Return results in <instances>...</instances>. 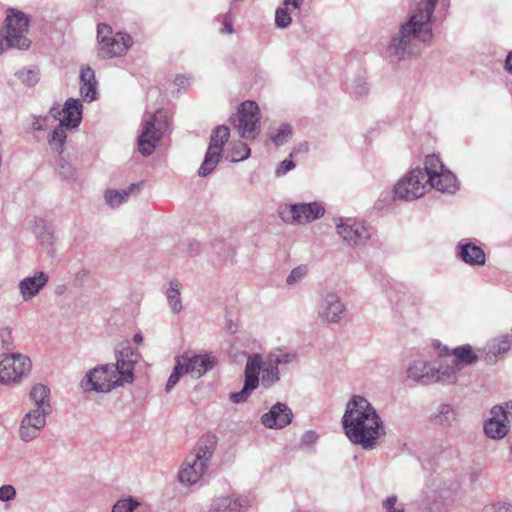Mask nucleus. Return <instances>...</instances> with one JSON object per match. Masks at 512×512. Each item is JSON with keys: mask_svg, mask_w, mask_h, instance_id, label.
<instances>
[{"mask_svg": "<svg viewBox=\"0 0 512 512\" xmlns=\"http://www.w3.org/2000/svg\"><path fill=\"white\" fill-rule=\"evenodd\" d=\"M397 502V496H389L383 501V508L386 512H404V507L402 505H397Z\"/></svg>", "mask_w": 512, "mask_h": 512, "instance_id": "09e8293b", "label": "nucleus"}, {"mask_svg": "<svg viewBox=\"0 0 512 512\" xmlns=\"http://www.w3.org/2000/svg\"><path fill=\"white\" fill-rule=\"evenodd\" d=\"M58 166H59V175L63 178V179H66V180H70V179H74L75 177V168L71 165V163H69L68 161H66L65 159H60L59 160V163H58Z\"/></svg>", "mask_w": 512, "mask_h": 512, "instance_id": "49530a36", "label": "nucleus"}, {"mask_svg": "<svg viewBox=\"0 0 512 512\" xmlns=\"http://www.w3.org/2000/svg\"><path fill=\"white\" fill-rule=\"evenodd\" d=\"M178 357L186 373L194 378L202 377L207 371L211 370L216 363V359L208 354L198 355L185 352Z\"/></svg>", "mask_w": 512, "mask_h": 512, "instance_id": "f3484780", "label": "nucleus"}, {"mask_svg": "<svg viewBox=\"0 0 512 512\" xmlns=\"http://www.w3.org/2000/svg\"><path fill=\"white\" fill-rule=\"evenodd\" d=\"M141 183H132L128 188L122 190L109 189L105 192L104 198L106 203L112 208L120 206L134 192L141 189Z\"/></svg>", "mask_w": 512, "mask_h": 512, "instance_id": "bb28decb", "label": "nucleus"}, {"mask_svg": "<svg viewBox=\"0 0 512 512\" xmlns=\"http://www.w3.org/2000/svg\"><path fill=\"white\" fill-rule=\"evenodd\" d=\"M303 0H284V5L286 7H292L294 9L300 8Z\"/></svg>", "mask_w": 512, "mask_h": 512, "instance_id": "680f3d73", "label": "nucleus"}, {"mask_svg": "<svg viewBox=\"0 0 512 512\" xmlns=\"http://www.w3.org/2000/svg\"><path fill=\"white\" fill-rule=\"evenodd\" d=\"M295 359V354L287 352L284 349L276 348L272 350L267 356L265 361L278 368L281 364H289Z\"/></svg>", "mask_w": 512, "mask_h": 512, "instance_id": "72a5a7b5", "label": "nucleus"}, {"mask_svg": "<svg viewBox=\"0 0 512 512\" xmlns=\"http://www.w3.org/2000/svg\"><path fill=\"white\" fill-rule=\"evenodd\" d=\"M428 184L441 192L453 193L457 188L456 177L449 170L445 169Z\"/></svg>", "mask_w": 512, "mask_h": 512, "instance_id": "7c9ffc66", "label": "nucleus"}, {"mask_svg": "<svg viewBox=\"0 0 512 512\" xmlns=\"http://www.w3.org/2000/svg\"><path fill=\"white\" fill-rule=\"evenodd\" d=\"M511 347L510 337L508 335L501 336L498 339H494L493 342L489 346V350L487 352L488 361H492L491 355L497 356L505 354Z\"/></svg>", "mask_w": 512, "mask_h": 512, "instance_id": "f704fd0d", "label": "nucleus"}, {"mask_svg": "<svg viewBox=\"0 0 512 512\" xmlns=\"http://www.w3.org/2000/svg\"><path fill=\"white\" fill-rule=\"evenodd\" d=\"M346 312L340 296L330 290L323 291L318 300V317L328 323H338L344 317Z\"/></svg>", "mask_w": 512, "mask_h": 512, "instance_id": "9b49d317", "label": "nucleus"}, {"mask_svg": "<svg viewBox=\"0 0 512 512\" xmlns=\"http://www.w3.org/2000/svg\"><path fill=\"white\" fill-rule=\"evenodd\" d=\"M504 409L507 411V416L512 415V400L509 402H506L504 405H502Z\"/></svg>", "mask_w": 512, "mask_h": 512, "instance_id": "338daca9", "label": "nucleus"}, {"mask_svg": "<svg viewBox=\"0 0 512 512\" xmlns=\"http://www.w3.org/2000/svg\"><path fill=\"white\" fill-rule=\"evenodd\" d=\"M30 20L16 9H8L5 20L6 44L19 50H27L31 40L27 37Z\"/></svg>", "mask_w": 512, "mask_h": 512, "instance_id": "20e7f679", "label": "nucleus"}, {"mask_svg": "<svg viewBox=\"0 0 512 512\" xmlns=\"http://www.w3.org/2000/svg\"><path fill=\"white\" fill-rule=\"evenodd\" d=\"M295 167V164L290 159L283 160L277 167L275 173L277 176H283Z\"/></svg>", "mask_w": 512, "mask_h": 512, "instance_id": "5fc2aeb1", "label": "nucleus"}, {"mask_svg": "<svg viewBox=\"0 0 512 512\" xmlns=\"http://www.w3.org/2000/svg\"><path fill=\"white\" fill-rule=\"evenodd\" d=\"M261 372L262 375L259 383H261L264 388H269L280 380L279 369L266 361H264Z\"/></svg>", "mask_w": 512, "mask_h": 512, "instance_id": "473e14b6", "label": "nucleus"}, {"mask_svg": "<svg viewBox=\"0 0 512 512\" xmlns=\"http://www.w3.org/2000/svg\"><path fill=\"white\" fill-rule=\"evenodd\" d=\"M438 0H423L412 11L409 19L403 23L399 32L388 45L387 53L391 62L398 63L420 53L421 43L432 40V16Z\"/></svg>", "mask_w": 512, "mask_h": 512, "instance_id": "f257e3e1", "label": "nucleus"}, {"mask_svg": "<svg viewBox=\"0 0 512 512\" xmlns=\"http://www.w3.org/2000/svg\"><path fill=\"white\" fill-rule=\"evenodd\" d=\"M347 438L364 450H373L386 434L383 421L373 405L363 396L354 395L342 417Z\"/></svg>", "mask_w": 512, "mask_h": 512, "instance_id": "f03ea898", "label": "nucleus"}, {"mask_svg": "<svg viewBox=\"0 0 512 512\" xmlns=\"http://www.w3.org/2000/svg\"><path fill=\"white\" fill-rule=\"evenodd\" d=\"M458 366L444 359L433 366V383L453 384L457 381Z\"/></svg>", "mask_w": 512, "mask_h": 512, "instance_id": "b1692460", "label": "nucleus"}, {"mask_svg": "<svg viewBox=\"0 0 512 512\" xmlns=\"http://www.w3.org/2000/svg\"><path fill=\"white\" fill-rule=\"evenodd\" d=\"M428 180L420 168L411 170L394 187L395 197L404 200H414L425 193Z\"/></svg>", "mask_w": 512, "mask_h": 512, "instance_id": "9d476101", "label": "nucleus"}, {"mask_svg": "<svg viewBox=\"0 0 512 512\" xmlns=\"http://www.w3.org/2000/svg\"><path fill=\"white\" fill-rule=\"evenodd\" d=\"M175 84L183 88L188 84V78H186L184 75H178L175 78Z\"/></svg>", "mask_w": 512, "mask_h": 512, "instance_id": "e2e57ef3", "label": "nucleus"}, {"mask_svg": "<svg viewBox=\"0 0 512 512\" xmlns=\"http://www.w3.org/2000/svg\"><path fill=\"white\" fill-rule=\"evenodd\" d=\"M49 113L67 128H75L82 120V104L78 99L69 98L62 109L59 105H55L50 108Z\"/></svg>", "mask_w": 512, "mask_h": 512, "instance_id": "2eb2a0df", "label": "nucleus"}, {"mask_svg": "<svg viewBox=\"0 0 512 512\" xmlns=\"http://www.w3.org/2000/svg\"><path fill=\"white\" fill-rule=\"evenodd\" d=\"M269 136L276 146H282L287 143L292 136L291 126L283 124L277 131H270Z\"/></svg>", "mask_w": 512, "mask_h": 512, "instance_id": "c9c22d12", "label": "nucleus"}, {"mask_svg": "<svg viewBox=\"0 0 512 512\" xmlns=\"http://www.w3.org/2000/svg\"><path fill=\"white\" fill-rule=\"evenodd\" d=\"M317 439H318V435L315 431H307L302 436V443L304 445H311V444L315 443Z\"/></svg>", "mask_w": 512, "mask_h": 512, "instance_id": "13d9d810", "label": "nucleus"}, {"mask_svg": "<svg viewBox=\"0 0 512 512\" xmlns=\"http://www.w3.org/2000/svg\"><path fill=\"white\" fill-rule=\"evenodd\" d=\"M441 354L447 357L453 356L451 362L457 365L459 370L465 366L476 363L479 359L478 355L469 344L458 346L452 350L445 346L441 350Z\"/></svg>", "mask_w": 512, "mask_h": 512, "instance_id": "4be33fe9", "label": "nucleus"}, {"mask_svg": "<svg viewBox=\"0 0 512 512\" xmlns=\"http://www.w3.org/2000/svg\"><path fill=\"white\" fill-rule=\"evenodd\" d=\"M433 366L434 363L416 360L408 366L406 370L407 378L424 385L432 384Z\"/></svg>", "mask_w": 512, "mask_h": 512, "instance_id": "5701e85b", "label": "nucleus"}, {"mask_svg": "<svg viewBox=\"0 0 512 512\" xmlns=\"http://www.w3.org/2000/svg\"><path fill=\"white\" fill-rule=\"evenodd\" d=\"M29 398L35 406L32 411H38L47 415L52 412L50 389L46 385L35 384L30 390Z\"/></svg>", "mask_w": 512, "mask_h": 512, "instance_id": "393cba45", "label": "nucleus"}, {"mask_svg": "<svg viewBox=\"0 0 512 512\" xmlns=\"http://www.w3.org/2000/svg\"><path fill=\"white\" fill-rule=\"evenodd\" d=\"M187 374L183 364L181 363L179 357L176 358L175 366L173 371L168 378V381L165 386L166 392L171 391V389L179 382L182 375Z\"/></svg>", "mask_w": 512, "mask_h": 512, "instance_id": "ea45409f", "label": "nucleus"}, {"mask_svg": "<svg viewBox=\"0 0 512 512\" xmlns=\"http://www.w3.org/2000/svg\"><path fill=\"white\" fill-rule=\"evenodd\" d=\"M291 16L287 8H278L275 13V23L280 28H286L291 23Z\"/></svg>", "mask_w": 512, "mask_h": 512, "instance_id": "de8ad7c7", "label": "nucleus"}, {"mask_svg": "<svg viewBox=\"0 0 512 512\" xmlns=\"http://www.w3.org/2000/svg\"><path fill=\"white\" fill-rule=\"evenodd\" d=\"M211 455L212 451L207 447L188 455L178 473L180 483L185 486L196 484L204 475Z\"/></svg>", "mask_w": 512, "mask_h": 512, "instance_id": "423d86ee", "label": "nucleus"}, {"mask_svg": "<svg viewBox=\"0 0 512 512\" xmlns=\"http://www.w3.org/2000/svg\"><path fill=\"white\" fill-rule=\"evenodd\" d=\"M505 67L508 72L512 73V51L508 54L506 58Z\"/></svg>", "mask_w": 512, "mask_h": 512, "instance_id": "69168bd1", "label": "nucleus"}, {"mask_svg": "<svg viewBox=\"0 0 512 512\" xmlns=\"http://www.w3.org/2000/svg\"><path fill=\"white\" fill-rule=\"evenodd\" d=\"M167 126V118L163 114H153L145 122L142 133L138 138L139 151L144 156H149L156 148L160 140L162 130Z\"/></svg>", "mask_w": 512, "mask_h": 512, "instance_id": "1a4fd4ad", "label": "nucleus"}, {"mask_svg": "<svg viewBox=\"0 0 512 512\" xmlns=\"http://www.w3.org/2000/svg\"><path fill=\"white\" fill-rule=\"evenodd\" d=\"M48 415L38 411L30 410L27 412L19 426L18 434L22 441L31 442L38 438L46 426V417Z\"/></svg>", "mask_w": 512, "mask_h": 512, "instance_id": "4468645a", "label": "nucleus"}, {"mask_svg": "<svg viewBox=\"0 0 512 512\" xmlns=\"http://www.w3.org/2000/svg\"><path fill=\"white\" fill-rule=\"evenodd\" d=\"M293 412L284 403L277 402L261 417V423L269 429H282L292 422Z\"/></svg>", "mask_w": 512, "mask_h": 512, "instance_id": "a211bd4d", "label": "nucleus"}, {"mask_svg": "<svg viewBox=\"0 0 512 512\" xmlns=\"http://www.w3.org/2000/svg\"><path fill=\"white\" fill-rule=\"evenodd\" d=\"M0 345L4 351L10 352L13 351L16 347L15 340L13 337V329L11 326H2L0 327Z\"/></svg>", "mask_w": 512, "mask_h": 512, "instance_id": "4c0bfd02", "label": "nucleus"}, {"mask_svg": "<svg viewBox=\"0 0 512 512\" xmlns=\"http://www.w3.org/2000/svg\"><path fill=\"white\" fill-rule=\"evenodd\" d=\"M506 502H495L485 505L482 512H506Z\"/></svg>", "mask_w": 512, "mask_h": 512, "instance_id": "6e6d98bb", "label": "nucleus"}, {"mask_svg": "<svg viewBox=\"0 0 512 512\" xmlns=\"http://www.w3.org/2000/svg\"><path fill=\"white\" fill-rule=\"evenodd\" d=\"M424 165L422 171L425 173V180H428V183L445 170L439 157L434 154L426 156Z\"/></svg>", "mask_w": 512, "mask_h": 512, "instance_id": "2f4dec72", "label": "nucleus"}, {"mask_svg": "<svg viewBox=\"0 0 512 512\" xmlns=\"http://www.w3.org/2000/svg\"><path fill=\"white\" fill-rule=\"evenodd\" d=\"M264 361L262 356L259 354L250 355L245 365V380L244 382L258 387L259 385V374L263 368Z\"/></svg>", "mask_w": 512, "mask_h": 512, "instance_id": "a878e982", "label": "nucleus"}, {"mask_svg": "<svg viewBox=\"0 0 512 512\" xmlns=\"http://www.w3.org/2000/svg\"><path fill=\"white\" fill-rule=\"evenodd\" d=\"M459 248V256L465 263L470 265H483L485 263V253L481 247L473 243H466L461 244Z\"/></svg>", "mask_w": 512, "mask_h": 512, "instance_id": "cd10ccee", "label": "nucleus"}, {"mask_svg": "<svg viewBox=\"0 0 512 512\" xmlns=\"http://www.w3.org/2000/svg\"><path fill=\"white\" fill-rule=\"evenodd\" d=\"M230 129L225 125L217 126L211 135L210 143L204 160L198 170L200 176H207L212 173L220 161L223 146L229 140Z\"/></svg>", "mask_w": 512, "mask_h": 512, "instance_id": "6e6552de", "label": "nucleus"}, {"mask_svg": "<svg viewBox=\"0 0 512 512\" xmlns=\"http://www.w3.org/2000/svg\"><path fill=\"white\" fill-rule=\"evenodd\" d=\"M46 121L45 117H33L32 127L35 130H42L44 126V122Z\"/></svg>", "mask_w": 512, "mask_h": 512, "instance_id": "052dcab7", "label": "nucleus"}, {"mask_svg": "<svg viewBox=\"0 0 512 512\" xmlns=\"http://www.w3.org/2000/svg\"><path fill=\"white\" fill-rule=\"evenodd\" d=\"M81 84L97 83L95 73L90 67L82 68L80 73Z\"/></svg>", "mask_w": 512, "mask_h": 512, "instance_id": "864d4df0", "label": "nucleus"}, {"mask_svg": "<svg viewBox=\"0 0 512 512\" xmlns=\"http://www.w3.org/2000/svg\"><path fill=\"white\" fill-rule=\"evenodd\" d=\"M308 273V269L305 265H300L291 270L290 274L286 279L288 285H295L303 280Z\"/></svg>", "mask_w": 512, "mask_h": 512, "instance_id": "c03bdc74", "label": "nucleus"}, {"mask_svg": "<svg viewBox=\"0 0 512 512\" xmlns=\"http://www.w3.org/2000/svg\"><path fill=\"white\" fill-rule=\"evenodd\" d=\"M48 281L49 276L43 271H39L32 276H27L20 280L18 289L23 302H29L35 298L47 285Z\"/></svg>", "mask_w": 512, "mask_h": 512, "instance_id": "6ab92c4d", "label": "nucleus"}, {"mask_svg": "<svg viewBox=\"0 0 512 512\" xmlns=\"http://www.w3.org/2000/svg\"><path fill=\"white\" fill-rule=\"evenodd\" d=\"M34 233L43 243H51L53 240V231L51 227L42 219L36 222Z\"/></svg>", "mask_w": 512, "mask_h": 512, "instance_id": "58836bf2", "label": "nucleus"}, {"mask_svg": "<svg viewBox=\"0 0 512 512\" xmlns=\"http://www.w3.org/2000/svg\"><path fill=\"white\" fill-rule=\"evenodd\" d=\"M8 48L12 47L6 44V34L4 36H0V54H2Z\"/></svg>", "mask_w": 512, "mask_h": 512, "instance_id": "0e129e2a", "label": "nucleus"}, {"mask_svg": "<svg viewBox=\"0 0 512 512\" xmlns=\"http://www.w3.org/2000/svg\"><path fill=\"white\" fill-rule=\"evenodd\" d=\"M353 90L358 96L367 94L369 87L364 77L359 76L353 81Z\"/></svg>", "mask_w": 512, "mask_h": 512, "instance_id": "3c124183", "label": "nucleus"}, {"mask_svg": "<svg viewBox=\"0 0 512 512\" xmlns=\"http://www.w3.org/2000/svg\"><path fill=\"white\" fill-rule=\"evenodd\" d=\"M338 235L350 246H357L369 238V233L360 221L354 219H341L336 225Z\"/></svg>", "mask_w": 512, "mask_h": 512, "instance_id": "ddd939ff", "label": "nucleus"}, {"mask_svg": "<svg viewBox=\"0 0 512 512\" xmlns=\"http://www.w3.org/2000/svg\"><path fill=\"white\" fill-rule=\"evenodd\" d=\"M250 500L247 496L238 493L215 497L207 512H247Z\"/></svg>", "mask_w": 512, "mask_h": 512, "instance_id": "dca6fc26", "label": "nucleus"}, {"mask_svg": "<svg viewBox=\"0 0 512 512\" xmlns=\"http://www.w3.org/2000/svg\"><path fill=\"white\" fill-rule=\"evenodd\" d=\"M507 460H508V462L512 463V438L510 439L509 453H508Z\"/></svg>", "mask_w": 512, "mask_h": 512, "instance_id": "774afa93", "label": "nucleus"}, {"mask_svg": "<svg viewBox=\"0 0 512 512\" xmlns=\"http://www.w3.org/2000/svg\"><path fill=\"white\" fill-rule=\"evenodd\" d=\"M240 149L237 151V154L239 155V160H244L249 157L250 155V149L245 143H239L235 149Z\"/></svg>", "mask_w": 512, "mask_h": 512, "instance_id": "bf43d9fd", "label": "nucleus"}, {"mask_svg": "<svg viewBox=\"0 0 512 512\" xmlns=\"http://www.w3.org/2000/svg\"><path fill=\"white\" fill-rule=\"evenodd\" d=\"M96 85L97 83L81 84L80 95L86 102H92L96 99Z\"/></svg>", "mask_w": 512, "mask_h": 512, "instance_id": "a18cd8bd", "label": "nucleus"}, {"mask_svg": "<svg viewBox=\"0 0 512 512\" xmlns=\"http://www.w3.org/2000/svg\"><path fill=\"white\" fill-rule=\"evenodd\" d=\"M140 354L130 346L123 347L116 354V363L97 366L88 371L81 380L80 386L84 392L107 393L118 386L132 383L134 380V365Z\"/></svg>", "mask_w": 512, "mask_h": 512, "instance_id": "7ed1b4c3", "label": "nucleus"}, {"mask_svg": "<svg viewBox=\"0 0 512 512\" xmlns=\"http://www.w3.org/2000/svg\"><path fill=\"white\" fill-rule=\"evenodd\" d=\"M16 497V489L12 485H3L0 487V501H11Z\"/></svg>", "mask_w": 512, "mask_h": 512, "instance_id": "603ef678", "label": "nucleus"}, {"mask_svg": "<svg viewBox=\"0 0 512 512\" xmlns=\"http://www.w3.org/2000/svg\"><path fill=\"white\" fill-rule=\"evenodd\" d=\"M181 287V283L177 279H172L165 292L168 305L174 314L181 313L184 308L181 300Z\"/></svg>", "mask_w": 512, "mask_h": 512, "instance_id": "c85d7f7f", "label": "nucleus"}, {"mask_svg": "<svg viewBox=\"0 0 512 512\" xmlns=\"http://www.w3.org/2000/svg\"><path fill=\"white\" fill-rule=\"evenodd\" d=\"M15 76L26 86L31 87L39 81V70L34 68H22L15 73Z\"/></svg>", "mask_w": 512, "mask_h": 512, "instance_id": "e433bc0d", "label": "nucleus"}, {"mask_svg": "<svg viewBox=\"0 0 512 512\" xmlns=\"http://www.w3.org/2000/svg\"><path fill=\"white\" fill-rule=\"evenodd\" d=\"M491 417L484 422L485 435L493 440L503 439L510 430L507 411L502 405H496L490 410Z\"/></svg>", "mask_w": 512, "mask_h": 512, "instance_id": "f8f14e48", "label": "nucleus"}, {"mask_svg": "<svg viewBox=\"0 0 512 512\" xmlns=\"http://www.w3.org/2000/svg\"><path fill=\"white\" fill-rule=\"evenodd\" d=\"M32 369L30 358L22 353H6L0 360V384H19Z\"/></svg>", "mask_w": 512, "mask_h": 512, "instance_id": "39448f33", "label": "nucleus"}, {"mask_svg": "<svg viewBox=\"0 0 512 512\" xmlns=\"http://www.w3.org/2000/svg\"><path fill=\"white\" fill-rule=\"evenodd\" d=\"M139 505L140 504L132 498L119 500L113 506L112 512H136L135 510Z\"/></svg>", "mask_w": 512, "mask_h": 512, "instance_id": "37998d69", "label": "nucleus"}, {"mask_svg": "<svg viewBox=\"0 0 512 512\" xmlns=\"http://www.w3.org/2000/svg\"><path fill=\"white\" fill-rule=\"evenodd\" d=\"M233 32L232 13L229 11L223 16V27L221 28V33L232 34Z\"/></svg>", "mask_w": 512, "mask_h": 512, "instance_id": "4d7b16f0", "label": "nucleus"}, {"mask_svg": "<svg viewBox=\"0 0 512 512\" xmlns=\"http://www.w3.org/2000/svg\"><path fill=\"white\" fill-rule=\"evenodd\" d=\"M290 213L293 222L303 224L320 218L324 214V208L317 202L299 203L290 206Z\"/></svg>", "mask_w": 512, "mask_h": 512, "instance_id": "aec40b11", "label": "nucleus"}, {"mask_svg": "<svg viewBox=\"0 0 512 512\" xmlns=\"http://www.w3.org/2000/svg\"><path fill=\"white\" fill-rule=\"evenodd\" d=\"M432 418L436 424L442 427H449L457 420V413L452 405L442 403L437 407Z\"/></svg>", "mask_w": 512, "mask_h": 512, "instance_id": "c756f323", "label": "nucleus"}, {"mask_svg": "<svg viewBox=\"0 0 512 512\" xmlns=\"http://www.w3.org/2000/svg\"><path fill=\"white\" fill-rule=\"evenodd\" d=\"M255 389H256V387H254L253 385H250V384L244 382V386H243L242 390L239 392L231 393L229 395V399L233 403H245L248 400L250 393Z\"/></svg>", "mask_w": 512, "mask_h": 512, "instance_id": "79ce46f5", "label": "nucleus"}, {"mask_svg": "<svg viewBox=\"0 0 512 512\" xmlns=\"http://www.w3.org/2000/svg\"><path fill=\"white\" fill-rule=\"evenodd\" d=\"M260 109L254 101H244L238 108L235 128L240 137L252 140L260 133Z\"/></svg>", "mask_w": 512, "mask_h": 512, "instance_id": "0eeeda50", "label": "nucleus"}, {"mask_svg": "<svg viewBox=\"0 0 512 512\" xmlns=\"http://www.w3.org/2000/svg\"><path fill=\"white\" fill-rule=\"evenodd\" d=\"M112 29L107 24H99L97 29V38L99 42V47L104 44V42H107V40L111 39L112 36Z\"/></svg>", "mask_w": 512, "mask_h": 512, "instance_id": "8fccbe9b", "label": "nucleus"}, {"mask_svg": "<svg viewBox=\"0 0 512 512\" xmlns=\"http://www.w3.org/2000/svg\"><path fill=\"white\" fill-rule=\"evenodd\" d=\"M132 38L125 33H116L111 39L104 42L99 47V56L101 58H112L125 53L131 45Z\"/></svg>", "mask_w": 512, "mask_h": 512, "instance_id": "412c9836", "label": "nucleus"}, {"mask_svg": "<svg viewBox=\"0 0 512 512\" xmlns=\"http://www.w3.org/2000/svg\"><path fill=\"white\" fill-rule=\"evenodd\" d=\"M66 128V125L60 122L49 138V143L57 150L62 148L66 140Z\"/></svg>", "mask_w": 512, "mask_h": 512, "instance_id": "a19ab883", "label": "nucleus"}]
</instances>
